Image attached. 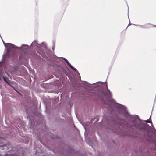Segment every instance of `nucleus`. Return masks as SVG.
I'll return each mask as SVG.
<instances>
[{
	"instance_id": "6",
	"label": "nucleus",
	"mask_w": 156,
	"mask_h": 156,
	"mask_svg": "<svg viewBox=\"0 0 156 156\" xmlns=\"http://www.w3.org/2000/svg\"><path fill=\"white\" fill-rule=\"evenodd\" d=\"M68 65L71 67V66H72L71 65V64L69 63V64H68Z\"/></svg>"
},
{
	"instance_id": "1",
	"label": "nucleus",
	"mask_w": 156,
	"mask_h": 156,
	"mask_svg": "<svg viewBox=\"0 0 156 156\" xmlns=\"http://www.w3.org/2000/svg\"><path fill=\"white\" fill-rule=\"evenodd\" d=\"M4 43L7 49V53L5 55V56H10V55H13L14 53L13 49L16 48V46L11 43L7 44H5Z\"/></svg>"
},
{
	"instance_id": "3",
	"label": "nucleus",
	"mask_w": 156,
	"mask_h": 156,
	"mask_svg": "<svg viewBox=\"0 0 156 156\" xmlns=\"http://www.w3.org/2000/svg\"><path fill=\"white\" fill-rule=\"evenodd\" d=\"M70 68L72 69H73L75 72H76L77 71V70L73 66H71Z\"/></svg>"
},
{
	"instance_id": "4",
	"label": "nucleus",
	"mask_w": 156,
	"mask_h": 156,
	"mask_svg": "<svg viewBox=\"0 0 156 156\" xmlns=\"http://www.w3.org/2000/svg\"><path fill=\"white\" fill-rule=\"evenodd\" d=\"M145 122L146 123H150L151 122L150 121L148 120H146L145 121Z\"/></svg>"
},
{
	"instance_id": "2",
	"label": "nucleus",
	"mask_w": 156,
	"mask_h": 156,
	"mask_svg": "<svg viewBox=\"0 0 156 156\" xmlns=\"http://www.w3.org/2000/svg\"><path fill=\"white\" fill-rule=\"evenodd\" d=\"M103 94L108 97H110L111 94L109 90L108 89L107 85H106V90L103 92Z\"/></svg>"
},
{
	"instance_id": "5",
	"label": "nucleus",
	"mask_w": 156,
	"mask_h": 156,
	"mask_svg": "<svg viewBox=\"0 0 156 156\" xmlns=\"http://www.w3.org/2000/svg\"><path fill=\"white\" fill-rule=\"evenodd\" d=\"M65 61L66 62L67 64H69V61L66 59H65Z\"/></svg>"
}]
</instances>
